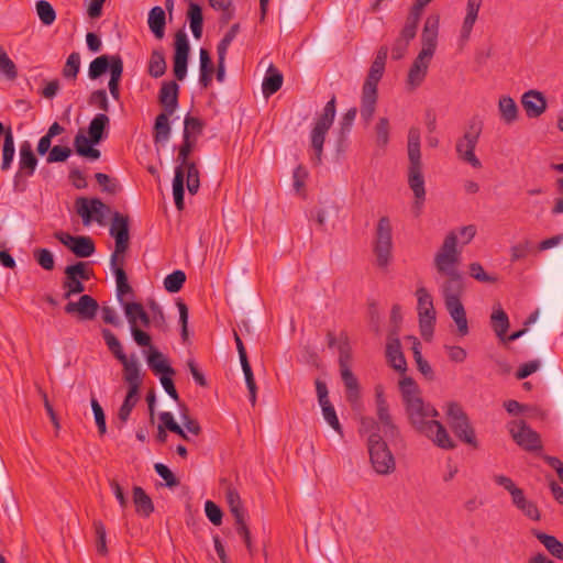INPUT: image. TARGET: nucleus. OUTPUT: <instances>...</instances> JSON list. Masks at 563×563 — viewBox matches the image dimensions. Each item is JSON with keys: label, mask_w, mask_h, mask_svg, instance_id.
I'll use <instances>...</instances> for the list:
<instances>
[{"label": "nucleus", "mask_w": 563, "mask_h": 563, "mask_svg": "<svg viewBox=\"0 0 563 563\" xmlns=\"http://www.w3.org/2000/svg\"><path fill=\"white\" fill-rule=\"evenodd\" d=\"M448 423L454 434L472 448H477L478 442L475 431L471 426L467 415L457 402H450L446 410Z\"/></svg>", "instance_id": "obj_9"}, {"label": "nucleus", "mask_w": 563, "mask_h": 563, "mask_svg": "<svg viewBox=\"0 0 563 563\" xmlns=\"http://www.w3.org/2000/svg\"><path fill=\"white\" fill-rule=\"evenodd\" d=\"M322 416L327 423L340 435L343 434V428L339 421V418L336 416L335 409L331 401H328L325 404H320Z\"/></svg>", "instance_id": "obj_54"}, {"label": "nucleus", "mask_w": 563, "mask_h": 563, "mask_svg": "<svg viewBox=\"0 0 563 563\" xmlns=\"http://www.w3.org/2000/svg\"><path fill=\"white\" fill-rule=\"evenodd\" d=\"M468 274L475 280L484 284H495L498 280L496 275L486 273L483 265L478 262L468 265Z\"/></svg>", "instance_id": "obj_55"}, {"label": "nucleus", "mask_w": 563, "mask_h": 563, "mask_svg": "<svg viewBox=\"0 0 563 563\" xmlns=\"http://www.w3.org/2000/svg\"><path fill=\"white\" fill-rule=\"evenodd\" d=\"M187 20L189 21L194 37L197 40L201 38L203 30V15L202 8L198 3L189 1Z\"/></svg>", "instance_id": "obj_39"}, {"label": "nucleus", "mask_w": 563, "mask_h": 563, "mask_svg": "<svg viewBox=\"0 0 563 563\" xmlns=\"http://www.w3.org/2000/svg\"><path fill=\"white\" fill-rule=\"evenodd\" d=\"M186 282V274L176 269L172 274L167 275L164 279V287L168 292H178Z\"/></svg>", "instance_id": "obj_53"}, {"label": "nucleus", "mask_w": 563, "mask_h": 563, "mask_svg": "<svg viewBox=\"0 0 563 563\" xmlns=\"http://www.w3.org/2000/svg\"><path fill=\"white\" fill-rule=\"evenodd\" d=\"M563 313V273L551 280L541 297V306L525 321L528 327L539 319L538 335L545 338L549 333L560 329Z\"/></svg>", "instance_id": "obj_2"}, {"label": "nucleus", "mask_w": 563, "mask_h": 563, "mask_svg": "<svg viewBox=\"0 0 563 563\" xmlns=\"http://www.w3.org/2000/svg\"><path fill=\"white\" fill-rule=\"evenodd\" d=\"M102 338L109 349V351L113 354V356L120 362L125 361L128 357L123 351L122 344L119 339L114 335V333L109 329L101 330Z\"/></svg>", "instance_id": "obj_49"}, {"label": "nucleus", "mask_w": 563, "mask_h": 563, "mask_svg": "<svg viewBox=\"0 0 563 563\" xmlns=\"http://www.w3.org/2000/svg\"><path fill=\"white\" fill-rule=\"evenodd\" d=\"M500 119L506 124H511L518 120L519 109L515 100L509 96H503L498 102Z\"/></svg>", "instance_id": "obj_44"}, {"label": "nucleus", "mask_w": 563, "mask_h": 563, "mask_svg": "<svg viewBox=\"0 0 563 563\" xmlns=\"http://www.w3.org/2000/svg\"><path fill=\"white\" fill-rule=\"evenodd\" d=\"M339 349V367L342 382L346 388V398L350 402H354L360 398L358 380L353 374L352 366V347L349 343V336L345 332L340 334Z\"/></svg>", "instance_id": "obj_7"}, {"label": "nucleus", "mask_w": 563, "mask_h": 563, "mask_svg": "<svg viewBox=\"0 0 563 563\" xmlns=\"http://www.w3.org/2000/svg\"><path fill=\"white\" fill-rule=\"evenodd\" d=\"M15 155V145H14V135L12 128L8 125V133H5V139H3L2 147H1V172H8L12 167V163Z\"/></svg>", "instance_id": "obj_34"}, {"label": "nucleus", "mask_w": 563, "mask_h": 563, "mask_svg": "<svg viewBox=\"0 0 563 563\" xmlns=\"http://www.w3.org/2000/svg\"><path fill=\"white\" fill-rule=\"evenodd\" d=\"M167 68L165 55L162 49H154L148 62V74L153 78H159L165 75Z\"/></svg>", "instance_id": "obj_48"}, {"label": "nucleus", "mask_w": 563, "mask_h": 563, "mask_svg": "<svg viewBox=\"0 0 563 563\" xmlns=\"http://www.w3.org/2000/svg\"><path fill=\"white\" fill-rule=\"evenodd\" d=\"M509 434L514 442L527 452H538L542 450L540 434L522 419L511 420L507 424Z\"/></svg>", "instance_id": "obj_13"}, {"label": "nucleus", "mask_w": 563, "mask_h": 563, "mask_svg": "<svg viewBox=\"0 0 563 563\" xmlns=\"http://www.w3.org/2000/svg\"><path fill=\"white\" fill-rule=\"evenodd\" d=\"M393 229L388 217L379 218L374 240V254L376 256V264L379 268H386L391 258L393 250Z\"/></svg>", "instance_id": "obj_10"}, {"label": "nucleus", "mask_w": 563, "mask_h": 563, "mask_svg": "<svg viewBox=\"0 0 563 563\" xmlns=\"http://www.w3.org/2000/svg\"><path fill=\"white\" fill-rule=\"evenodd\" d=\"M115 65L118 69L119 67L123 68V60L120 55H100L90 63L88 76L92 80L100 78L107 71H109L111 76Z\"/></svg>", "instance_id": "obj_24"}, {"label": "nucleus", "mask_w": 563, "mask_h": 563, "mask_svg": "<svg viewBox=\"0 0 563 563\" xmlns=\"http://www.w3.org/2000/svg\"><path fill=\"white\" fill-rule=\"evenodd\" d=\"M75 207L86 225L91 222L92 216H95L97 222L101 223L103 211L110 212L109 206L98 198L88 199L86 197H78L75 201Z\"/></svg>", "instance_id": "obj_16"}, {"label": "nucleus", "mask_w": 563, "mask_h": 563, "mask_svg": "<svg viewBox=\"0 0 563 563\" xmlns=\"http://www.w3.org/2000/svg\"><path fill=\"white\" fill-rule=\"evenodd\" d=\"M55 238L77 257H90L96 251L93 240L87 235H71L65 232H56Z\"/></svg>", "instance_id": "obj_15"}, {"label": "nucleus", "mask_w": 563, "mask_h": 563, "mask_svg": "<svg viewBox=\"0 0 563 563\" xmlns=\"http://www.w3.org/2000/svg\"><path fill=\"white\" fill-rule=\"evenodd\" d=\"M482 131L483 122L473 118L468 121L463 135L456 140L455 144L457 158L476 169L482 168V163L475 155Z\"/></svg>", "instance_id": "obj_6"}, {"label": "nucleus", "mask_w": 563, "mask_h": 563, "mask_svg": "<svg viewBox=\"0 0 563 563\" xmlns=\"http://www.w3.org/2000/svg\"><path fill=\"white\" fill-rule=\"evenodd\" d=\"M421 434L431 439L441 449L452 450L456 446L444 426L437 420H431L430 430Z\"/></svg>", "instance_id": "obj_28"}, {"label": "nucleus", "mask_w": 563, "mask_h": 563, "mask_svg": "<svg viewBox=\"0 0 563 563\" xmlns=\"http://www.w3.org/2000/svg\"><path fill=\"white\" fill-rule=\"evenodd\" d=\"M512 501L531 520L540 519L538 507L526 495H512Z\"/></svg>", "instance_id": "obj_50"}, {"label": "nucleus", "mask_w": 563, "mask_h": 563, "mask_svg": "<svg viewBox=\"0 0 563 563\" xmlns=\"http://www.w3.org/2000/svg\"><path fill=\"white\" fill-rule=\"evenodd\" d=\"M330 126L324 125L323 123L316 122L311 131V147L314 152L312 161L316 165L321 164L323 144L325 140V134L329 131Z\"/></svg>", "instance_id": "obj_35"}, {"label": "nucleus", "mask_w": 563, "mask_h": 563, "mask_svg": "<svg viewBox=\"0 0 563 563\" xmlns=\"http://www.w3.org/2000/svg\"><path fill=\"white\" fill-rule=\"evenodd\" d=\"M115 282H117V296L120 302L122 305L124 301L122 300V297L128 294H132L133 289L129 284L128 275L124 271V268H118L115 269Z\"/></svg>", "instance_id": "obj_61"}, {"label": "nucleus", "mask_w": 563, "mask_h": 563, "mask_svg": "<svg viewBox=\"0 0 563 563\" xmlns=\"http://www.w3.org/2000/svg\"><path fill=\"white\" fill-rule=\"evenodd\" d=\"M80 69V55L77 52H73L65 63L63 68V76L67 79H76Z\"/></svg>", "instance_id": "obj_62"}, {"label": "nucleus", "mask_w": 563, "mask_h": 563, "mask_svg": "<svg viewBox=\"0 0 563 563\" xmlns=\"http://www.w3.org/2000/svg\"><path fill=\"white\" fill-rule=\"evenodd\" d=\"M139 394L140 393L133 390H128L123 404L121 405L118 411V420L120 422L118 424L119 429H122L123 424L129 420L133 408L136 406L139 401Z\"/></svg>", "instance_id": "obj_47"}, {"label": "nucleus", "mask_w": 563, "mask_h": 563, "mask_svg": "<svg viewBox=\"0 0 563 563\" xmlns=\"http://www.w3.org/2000/svg\"><path fill=\"white\" fill-rule=\"evenodd\" d=\"M230 510L235 520V530L242 537L250 554L253 553L251 532L244 520V510L241 505L240 495H228Z\"/></svg>", "instance_id": "obj_23"}, {"label": "nucleus", "mask_w": 563, "mask_h": 563, "mask_svg": "<svg viewBox=\"0 0 563 563\" xmlns=\"http://www.w3.org/2000/svg\"><path fill=\"white\" fill-rule=\"evenodd\" d=\"M199 57H200L199 82L202 88H208L212 82V76L214 73L213 62L211 59L209 51L206 48H200Z\"/></svg>", "instance_id": "obj_42"}, {"label": "nucleus", "mask_w": 563, "mask_h": 563, "mask_svg": "<svg viewBox=\"0 0 563 563\" xmlns=\"http://www.w3.org/2000/svg\"><path fill=\"white\" fill-rule=\"evenodd\" d=\"M386 358L387 363L395 371L405 373L407 369V362L401 351L400 340L397 330H390L387 336L386 344Z\"/></svg>", "instance_id": "obj_20"}, {"label": "nucleus", "mask_w": 563, "mask_h": 563, "mask_svg": "<svg viewBox=\"0 0 563 563\" xmlns=\"http://www.w3.org/2000/svg\"><path fill=\"white\" fill-rule=\"evenodd\" d=\"M283 80V74L274 65H269L262 84L264 96L269 97L277 92L282 88Z\"/></svg>", "instance_id": "obj_38"}, {"label": "nucleus", "mask_w": 563, "mask_h": 563, "mask_svg": "<svg viewBox=\"0 0 563 563\" xmlns=\"http://www.w3.org/2000/svg\"><path fill=\"white\" fill-rule=\"evenodd\" d=\"M377 97L362 95L361 118L365 124H369L376 110Z\"/></svg>", "instance_id": "obj_56"}, {"label": "nucleus", "mask_w": 563, "mask_h": 563, "mask_svg": "<svg viewBox=\"0 0 563 563\" xmlns=\"http://www.w3.org/2000/svg\"><path fill=\"white\" fill-rule=\"evenodd\" d=\"M399 389L411 427L419 433L429 431L431 418L439 416L438 410L423 401L420 389L411 377L401 378Z\"/></svg>", "instance_id": "obj_3"}, {"label": "nucleus", "mask_w": 563, "mask_h": 563, "mask_svg": "<svg viewBox=\"0 0 563 563\" xmlns=\"http://www.w3.org/2000/svg\"><path fill=\"white\" fill-rule=\"evenodd\" d=\"M408 340L412 342L411 351L413 354V358L416 361L418 371L429 380L434 379V372L431 367V365L428 363L427 360L423 358L421 354V343L420 341L412 335L407 336Z\"/></svg>", "instance_id": "obj_41"}, {"label": "nucleus", "mask_w": 563, "mask_h": 563, "mask_svg": "<svg viewBox=\"0 0 563 563\" xmlns=\"http://www.w3.org/2000/svg\"><path fill=\"white\" fill-rule=\"evenodd\" d=\"M92 526L95 530L97 552L104 556L108 553L106 527L100 520H95Z\"/></svg>", "instance_id": "obj_60"}, {"label": "nucleus", "mask_w": 563, "mask_h": 563, "mask_svg": "<svg viewBox=\"0 0 563 563\" xmlns=\"http://www.w3.org/2000/svg\"><path fill=\"white\" fill-rule=\"evenodd\" d=\"M531 533L545 547V549L556 559L563 560V543L555 537L532 529Z\"/></svg>", "instance_id": "obj_45"}, {"label": "nucleus", "mask_w": 563, "mask_h": 563, "mask_svg": "<svg viewBox=\"0 0 563 563\" xmlns=\"http://www.w3.org/2000/svg\"><path fill=\"white\" fill-rule=\"evenodd\" d=\"M132 501L135 506V511L141 516L147 517L154 510L150 495H132Z\"/></svg>", "instance_id": "obj_63"}, {"label": "nucleus", "mask_w": 563, "mask_h": 563, "mask_svg": "<svg viewBox=\"0 0 563 563\" xmlns=\"http://www.w3.org/2000/svg\"><path fill=\"white\" fill-rule=\"evenodd\" d=\"M417 296V310L420 318H435V309L433 306V298L424 287H419L416 290Z\"/></svg>", "instance_id": "obj_40"}, {"label": "nucleus", "mask_w": 563, "mask_h": 563, "mask_svg": "<svg viewBox=\"0 0 563 563\" xmlns=\"http://www.w3.org/2000/svg\"><path fill=\"white\" fill-rule=\"evenodd\" d=\"M185 174L181 168H175V175L173 179V196L175 206L178 211H183L185 208Z\"/></svg>", "instance_id": "obj_46"}, {"label": "nucleus", "mask_w": 563, "mask_h": 563, "mask_svg": "<svg viewBox=\"0 0 563 563\" xmlns=\"http://www.w3.org/2000/svg\"><path fill=\"white\" fill-rule=\"evenodd\" d=\"M110 125V119L106 113H98L88 125V136L79 132L74 139V147L77 155L91 161L99 159L101 153L95 148L107 136Z\"/></svg>", "instance_id": "obj_4"}, {"label": "nucleus", "mask_w": 563, "mask_h": 563, "mask_svg": "<svg viewBox=\"0 0 563 563\" xmlns=\"http://www.w3.org/2000/svg\"><path fill=\"white\" fill-rule=\"evenodd\" d=\"M489 323L497 338L505 342V335L508 332L510 322L508 314L499 302L493 306Z\"/></svg>", "instance_id": "obj_30"}, {"label": "nucleus", "mask_w": 563, "mask_h": 563, "mask_svg": "<svg viewBox=\"0 0 563 563\" xmlns=\"http://www.w3.org/2000/svg\"><path fill=\"white\" fill-rule=\"evenodd\" d=\"M124 314L130 325V331L133 340L139 346H147L151 345L152 338L151 335L143 331L141 325L148 328L151 325V318L148 313L144 310V307L140 302H124Z\"/></svg>", "instance_id": "obj_8"}, {"label": "nucleus", "mask_w": 563, "mask_h": 563, "mask_svg": "<svg viewBox=\"0 0 563 563\" xmlns=\"http://www.w3.org/2000/svg\"><path fill=\"white\" fill-rule=\"evenodd\" d=\"M439 23L440 18L437 14L427 18L421 34L422 48L420 54L429 57L433 56L438 45Z\"/></svg>", "instance_id": "obj_21"}, {"label": "nucleus", "mask_w": 563, "mask_h": 563, "mask_svg": "<svg viewBox=\"0 0 563 563\" xmlns=\"http://www.w3.org/2000/svg\"><path fill=\"white\" fill-rule=\"evenodd\" d=\"M148 27L157 40L165 35L166 14L162 7H154L148 12Z\"/></svg>", "instance_id": "obj_36"}, {"label": "nucleus", "mask_w": 563, "mask_h": 563, "mask_svg": "<svg viewBox=\"0 0 563 563\" xmlns=\"http://www.w3.org/2000/svg\"><path fill=\"white\" fill-rule=\"evenodd\" d=\"M38 159L33 151L32 144L24 141L19 148V168L13 176V189L15 192H24L27 186V178L33 176Z\"/></svg>", "instance_id": "obj_11"}, {"label": "nucleus", "mask_w": 563, "mask_h": 563, "mask_svg": "<svg viewBox=\"0 0 563 563\" xmlns=\"http://www.w3.org/2000/svg\"><path fill=\"white\" fill-rule=\"evenodd\" d=\"M431 58L432 57L422 55L420 53L415 58L407 77V84L410 86V89L413 90L423 82Z\"/></svg>", "instance_id": "obj_27"}, {"label": "nucleus", "mask_w": 563, "mask_h": 563, "mask_svg": "<svg viewBox=\"0 0 563 563\" xmlns=\"http://www.w3.org/2000/svg\"><path fill=\"white\" fill-rule=\"evenodd\" d=\"M371 463L378 474H388L395 470V459L378 432L368 435Z\"/></svg>", "instance_id": "obj_12"}, {"label": "nucleus", "mask_w": 563, "mask_h": 563, "mask_svg": "<svg viewBox=\"0 0 563 563\" xmlns=\"http://www.w3.org/2000/svg\"><path fill=\"white\" fill-rule=\"evenodd\" d=\"M33 257L36 263L45 271H53L55 267V261L53 253L47 249H35L33 251Z\"/></svg>", "instance_id": "obj_64"}, {"label": "nucleus", "mask_w": 563, "mask_h": 563, "mask_svg": "<svg viewBox=\"0 0 563 563\" xmlns=\"http://www.w3.org/2000/svg\"><path fill=\"white\" fill-rule=\"evenodd\" d=\"M159 421L166 427V429L177 435H179L183 440L189 442L190 438L185 432V430L175 421L174 416L169 411H163L159 413Z\"/></svg>", "instance_id": "obj_57"}, {"label": "nucleus", "mask_w": 563, "mask_h": 563, "mask_svg": "<svg viewBox=\"0 0 563 563\" xmlns=\"http://www.w3.org/2000/svg\"><path fill=\"white\" fill-rule=\"evenodd\" d=\"M130 219L128 216L114 212L110 225V235L114 239L118 253H125L130 245Z\"/></svg>", "instance_id": "obj_18"}, {"label": "nucleus", "mask_w": 563, "mask_h": 563, "mask_svg": "<svg viewBox=\"0 0 563 563\" xmlns=\"http://www.w3.org/2000/svg\"><path fill=\"white\" fill-rule=\"evenodd\" d=\"M190 45L187 34L179 30L175 34L173 71L177 80H184L187 76L188 57Z\"/></svg>", "instance_id": "obj_14"}, {"label": "nucleus", "mask_w": 563, "mask_h": 563, "mask_svg": "<svg viewBox=\"0 0 563 563\" xmlns=\"http://www.w3.org/2000/svg\"><path fill=\"white\" fill-rule=\"evenodd\" d=\"M445 308L454 320L457 327L459 334L461 336H465L468 334V323L466 318V311L461 299H454L450 301H444Z\"/></svg>", "instance_id": "obj_29"}, {"label": "nucleus", "mask_w": 563, "mask_h": 563, "mask_svg": "<svg viewBox=\"0 0 563 563\" xmlns=\"http://www.w3.org/2000/svg\"><path fill=\"white\" fill-rule=\"evenodd\" d=\"M521 106L530 119L542 115L548 107L545 96L539 90H528L521 97Z\"/></svg>", "instance_id": "obj_25"}, {"label": "nucleus", "mask_w": 563, "mask_h": 563, "mask_svg": "<svg viewBox=\"0 0 563 563\" xmlns=\"http://www.w3.org/2000/svg\"><path fill=\"white\" fill-rule=\"evenodd\" d=\"M173 114L174 113L162 112L156 117L153 128V139L156 144H164L169 140L172 132L169 117Z\"/></svg>", "instance_id": "obj_37"}, {"label": "nucleus", "mask_w": 563, "mask_h": 563, "mask_svg": "<svg viewBox=\"0 0 563 563\" xmlns=\"http://www.w3.org/2000/svg\"><path fill=\"white\" fill-rule=\"evenodd\" d=\"M196 137H189L187 136V134L183 135V143L178 148V154L176 157V162L178 163V166L176 168H181L185 175L186 169H189L190 165H196L195 162L189 159L190 154L194 152L196 147Z\"/></svg>", "instance_id": "obj_33"}, {"label": "nucleus", "mask_w": 563, "mask_h": 563, "mask_svg": "<svg viewBox=\"0 0 563 563\" xmlns=\"http://www.w3.org/2000/svg\"><path fill=\"white\" fill-rule=\"evenodd\" d=\"M460 264L461 250L457 247V234L455 231H450L433 258L437 273L444 277L440 286L444 301L461 299L464 292V278L459 269Z\"/></svg>", "instance_id": "obj_1"}, {"label": "nucleus", "mask_w": 563, "mask_h": 563, "mask_svg": "<svg viewBox=\"0 0 563 563\" xmlns=\"http://www.w3.org/2000/svg\"><path fill=\"white\" fill-rule=\"evenodd\" d=\"M375 397L380 430L387 438H397L399 435V430L391 419L389 407L382 387H376Z\"/></svg>", "instance_id": "obj_19"}, {"label": "nucleus", "mask_w": 563, "mask_h": 563, "mask_svg": "<svg viewBox=\"0 0 563 563\" xmlns=\"http://www.w3.org/2000/svg\"><path fill=\"white\" fill-rule=\"evenodd\" d=\"M179 86L175 80L164 81L159 89L158 101L163 112L174 113L178 107Z\"/></svg>", "instance_id": "obj_26"}, {"label": "nucleus", "mask_w": 563, "mask_h": 563, "mask_svg": "<svg viewBox=\"0 0 563 563\" xmlns=\"http://www.w3.org/2000/svg\"><path fill=\"white\" fill-rule=\"evenodd\" d=\"M147 365L156 375L175 374V369L169 365L167 358L162 352L155 349L152 344L147 345Z\"/></svg>", "instance_id": "obj_31"}, {"label": "nucleus", "mask_w": 563, "mask_h": 563, "mask_svg": "<svg viewBox=\"0 0 563 563\" xmlns=\"http://www.w3.org/2000/svg\"><path fill=\"white\" fill-rule=\"evenodd\" d=\"M408 185L413 191L418 205L419 201L424 200L426 189L420 152V130L416 126L410 128L408 132Z\"/></svg>", "instance_id": "obj_5"}, {"label": "nucleus", "mask_w": 563, "mask_h": 563, "mask_svg": "<svg viewBox=\"0 0 563 563\" xmlns=\"http://www.w3.org/2000/svg\"><path fill=\"white\" fill-rule=\"evenodd\" d=\"M64 273L65 276H71L84 282L89 280L92 276V269L89 268V263L87 262H77L68 265Z\"/></svg>", "instance_id": "obj_52"}, {"label": "nucleus", "mask_w": 563, "mask_h": 563, "mask_svg": "<svg viewBox=\"0 0 563 563\" xmlns=\"http://www.w3.org/2000/svg\"><path fill=\"white\" fill-rule=\"evenodd\" d=\"M99 309L98 301L90 295H81L78 301H68L64 307L67 314H76L80 321L93 320Z\"/></svg>", "instance_id": "obj_17"}, {"label": "nucleus", "mask_w": 563, "mask_h": 563, "mask_svg": "<svg viewBox=\"0 0 563 563\" xmlns=\"http://www.w3.org/2000/svg\"><path fill=\"white\" fill-rule=\"evenodd\" d=\"M482 2H483V0H468L467 1L466 16L463 21V25L461 29V37L463 40H468L472 29L476 22Z\"/></svg>", "instance_id": "obj_43"}, {"label": "nucleus", "mask_w": 563, "mask_h": 563, "mask_svg": "<svg viewBox=\"0 0 563 563\" xmlns=\"http://www.w3.org/2000/svg\"><path fill=\"white\" fill-rule=\"evenodd\" d=\"M36 12L44 25H52L56 19V12L48 1L38 0L36 2Z\"/></svg>", "instance_id": "obj_58"}, {"label": "nucleus", "mask_w": 563, "mask_h": 563, "mask_svg": "<svg viewBox=\"0 0 563 563\" xmlns=\"http://www.w3.org/2000/svg\"><path fill=\"white\" fill-rule=\"evenodd\" d=\"M120 363L123 365V378L129 386L128 390L140 393L142 378L137 361L134 357L131 360L125 357V361H120Z\"/></svg>", "instance_id": "obj_32"}, {"label": "nucleus", "mask_w": 563, "mask_h": 563, "mask_svg": "<svg viewBox=\"0 0 563 563\" xmlns=\"http://www.w3.org/2000/svg\"><path fill=\"white\" fill-rule=\"evenodd\" d=\"M375 142L376 145L383 150L387 146L389 142V133H390V124L389 120L385 117L379 118L377 121L375 129Z\"/></svg>", "instance_id": "obj_51"}, {"label": "nucleus", "mask_w": 563, "mask_h": 563, "mask_svg": "<svg viewBox=\"0 0 563 563\" xmlns=\"http://www.w3.org/2000/svg\"><path fill=\"white\" fill-rule=\"evenodd\" d=\"M230 510L235 520V530L242 537L250 554L253 553L251 532L244 520V510L241 505L240 495H228Z\"/></svg>", "instance_id": "obj_22"}, {"label": "nucleus", "mask_w": 563, "mask_h": 563, "mask_svg": "<svg viewBox=\"0 0 563 563\" xmlns=\"http://www.w3.org/2000/svg\"><path fill=\"white\" fill-rule=\"evenodd\" d=\"M205 123L201 119L197 117L187 115L184 120V132L183 135L189 137H196L200 135L203 131Z\"/></svg>", "instance_id": "obj_59"}]
</instances>
